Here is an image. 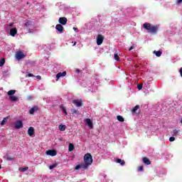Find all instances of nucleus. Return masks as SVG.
<instances>
[{
	"instance_id": "obj_1",
	"label": "nucleus",
	"mask_w": 182,
	"mask_h": 182,
	"mask_svg": "<svg viewBox=\"0 0 182 182\" xmlns=\"http://www.w3.org/2000/svg\"><path fill=\"white\" fill-rule=\"evenodd\" d=\"M143 28L146 29V31H148L149 33H151L152 35H156L159 31V26H153L150 23H144L143 24Z\"/></svg>"
},
{
	"instance_id": "obj_2",
	"label": "nucleus",
	"mask_w": 182,
	"mask_h": 182,
	"mask_svg": "<svg viewBox=\"0 0 182 182\" xmlns=\"http://www.w3.org/2000/svg\"><path fill=\"white\" fill-rule=\"evenodd\" d=\"M84 161H85V163H86L88 166H90V164L93 163V158L92 157V154H86L84 156Z\"/></svg>"
},
{
	"instance_id": "obj_3",
	"label": "nucleus",
	"mask_w": 182,
	"mask_h": 182,
	"mask_svg": "<svg viewBox=\"0 0 182 182\" xmlns=\"http://www.w3.org/2000/svg\"><path fill=\"white\" fill-rule=\"evenodd\" d=\"M23 127V122L21 120H17L14 124V129L18 130V129H22Z\"/></svg>"
},
{
	"instance_id": "obj_4",
	"label": "nucleus",
	"mask_w": 182,
	"mask_h": 182,
	"mask_svg": "<svg viewBox=\"0 0 182 182\" xmlns=\"http://www.w3.org/2000/svg\"><path fill=\"white\" fill-rule=\"evenodd\" d=\"M25 56V54L22 51H18L16 53V59L17 60H21V59H23Z\"/></svg>"
},
{
	"instance_id": "obj_5",
	"label": "nucleus",
	"mask_w": 182,
	"mask_h": 182,
	"mask_svg": "<svg viewBox=\"0 0 182 182\" xmlns=\"http://www.w3.org/2000/svg\"><path fill=\"white\" fill-rule=\"evenodd\" d=\"M73 103L76 107H82L83 106V101L82 100H73Z\"/></svg>"
},
{
	"instance_id": "obj_6",
	"label": "nucleus",
	"mask_w": 182,
	"mask_h": 182,
	"mask_svg": "<svg viewBox=\"0 0 182 182\" xmlns=\"http://www.w3.org/2000/svg\"><path fill=\"white\" fill-rule=\"evenodd\" d=\"M103 41H105V37H103L102 35L99 34L97 37V45H98V46H100V45L103 43Z\"/></svg>"
},
{
	"instance_id": "obj_7",
	"label": "nucleus",
	"mask_w": 182,
	"mask_h": 182,
	"mask_svg": "<svg viewBox=\"0 0 182 182\" xmlns=\"http://www.w3.org/2000/svg\"><path fill=\"white\" fill-rule=\"evenodd\" d=\"M38 111H39V107L36 105L30 109L29 114L33 115L35 114V113H36V112H38Z\"/></svg>"
},
{
	"instance_id": "obj_8",
	"label": "nucleus",
	"mask_w": 182,
	"mask_h": 182,
	"mask_svg": "<svg viewBox=\"0 0 182 182\" xmlns=\"http://www.w3.org/2000/svg\"><path fill=\"white\" fill-rule=\"evenodd\" d=\"M89 167V165L85 162V164H78L75 166V170H79V168H87Z\"/></svg>"
},
{
	"instance_id": "obj_9",
	"label": "nucleus",
	"mask_w": 182,
	"mask_h": 182,
	"mask_svg": "<svg viewBox=\"0 0 182 182\" xmlns=\"http://www.w3.org/2000/svg\"><path fill=\"white\" fill-rule=\"evenodd\" d=\"M180 133H181V131L178 129H173L172 132H171V135L173 136V137H176L177 136H180Z\"/></svg>"
},
{
	"instance_id": "obj_10",
	"label": "nucleus",
	"mask_w": 182,
	"mask_h": 182,
	"mask_svg": "<svg viewBox=\"0 0 182 182\" xmlns=\"http://www.w3.org/2000/svg\"><path fill=\"white\" fill-rule=\"evenodd\" d=\"M58 22L60 25H66L68 23V18L66 17H60L58 19Z\"/></svg>"
},
{
	"instance_id": "obj_11",
	"label": "nucleus",
	"mask_w": 182,
	"mask_h": 182,
	"mask_svg": "<svg viewBox=\"0 0 182 182\" xmlns=\"http://www.w3.org/2000/svg\"><path fill=\"white\" fill-rule=\"evenodd\" d=\"M47 156H51L52 157H55L56 156L57 152L55 150H48L46 152Z\"/></svg>"
},
{
	"instance_id": "obj_12",
	"label": "nucleus",
	"mask_w": 182,
	"mask_h": 182,
	"mask_svg": "<svg viewBox=\"0 0 182 182\" xmlns=\"http://www.w3.org/2000/svg\"><path fill=\"white\" fill-rule=\"evenodd\" d=\"M66 76V71H64L63 73H58L56 75V80H59V79H60V77H63Z\"/></svg>"
},
{
	"instance_id": "obj_13",
	"label": "nucleus",
	"mask_w": 182,
	"mask_h": 182,
	"mask_svg": "<svg viewBox=\"0 0 182 182\" xmlns=\"http://www.w3.org/2000/svg\"><path fill=\"white\" fill-rule=\"evenodd\" d=\"M85 122L90 127V129L93 127V122H92V119L87 118L85 119Z\"/></svg>"
},
{
	"instance_id": "obj_14",
	"label": "nucleus",
	"mask_w": 182,
	"mask_h": 182,
	"mask_svg": "<svg viewBox=\"0 0 182 182\" xmlns=\"http://www.w3.org/2000/svg\"><path fill=\"white\" fill-rule=\"evenodd\" d=\"M55 29L60 32V33H62V32H63V26H62L61 24H57L55 26Z\"/></svg>"
},
{
	"instance_id": "obj_15",
	"label": "nucleus",
	"mask_w": 182,
	"mask_h": 182,
	"mask_svg": "<svg viewBox=\"0 0 182 182\" xmlns=\"http://www.w3.org/2000/svg\"><path fill=\"white\" fill-rule=\"evenodd\" d=\"M34 134H35V129H33V127H29L28 129V136H33Z\"/></svg>"
},
{
	"instance_id": "obj_16",
	"label": "nucleus",
	"mask_w": 182,
	"mask_h": 182,
	"mask_svg": "<svg viewBox=\"0 0 182 182\" xmlns=\"http://www.w3.org/2000/svg\"><path fill=\"white\" fill-rule=\"evenodd\" d=\"M142 161L143 163L146 164V166H150V164H151V161H150V159H149L147 157H144Z\"/></svg>"
},
{
	"instance_id": "obj_17",
	"label": "nucleus",
	"mask_w": 182,
	"mask_h": 182,
	"mask_svg": "<svg viewBox=\"0 0 182 182\" xmlns=\"http://www.w3.org/2000/svg\"><path fill=\"white\" fill-rule=\"evenodd\" d=\"M18 33V30H16V28H13L10 29V35L11 36H15Z\"/></svg>"
},
{
	"instance_id": "obj_18",
	"label": "nucleus",
	"mask_w": 182,
	"mask_h": 182,
	"mask_svg": "<svg viewBox=\"0 0 182 182\" xmlns=\"http://www.w3.org/2000/svg\"><path fill=\"white\" fill-rule=\"evenodd\" d=\"M115 161L116 163H119L121 166H124L126 164L124 160H122L120 159H117Z\"/></svg>"
},
{
	"instance_id": "obj_19",
	"label": "nucleus",
	"mask_w": 182,
	"mask_h": 182,
	"mask_svg": "<svg viewBox=\"0 0 182 182\" xmlns=\"http://www.w3.org/2000/svg\"><path fill=\"white\" fill-rule=\"evenodd\" d=\"M58 129L59 130H60V132H65L66 130V126L63 124H60L58 126Z\"/></svg>"
},
{
	"instance_id": "obj_20",
	"label": "nucleus",
	"mask_w": 182,
	"mask_h": 182,
	"mask_svg": "<svg viewBox=\"0 0 182 182\" xmlns=\"http://www.w3.org/2000/svg\"><path fill=\"white\" fill-rule=\"evenodd\" d=\"M140 109L139 105H136L132 109V113H136L137 110Z\"/></svg>"
},
{
	"instance_id": "obj_21",
	"label": "nucleus",
	"mask_w": 182,
	"mask_h": 182,
	"mask_svg": "<svg viewBox=\"0 0 182 182\" xmlns=\"http://www.w3.org/2000/svg\"><path fill=\"white\" fill-rule=\"evenodd\" d=\"M75 150V145L73 144H70L68 146L69 151H73Z\"/></svg>"
},
{
	"instance_id": "obj_22",
	"label": "nucleus",
	"mask_w": 182,
	"mask_h": 182,
	"mask_svg": "<svg viewBox=\"0 0 182 182\" xmlns=\"http://www.w3.org/2000/svg\"><path fill=\"white\" fill-rule=\"evenodd\" d=\"M14 93H16V90H11L7 92L9 96H14Z\"/></svg>"
},
{
	"instance_id": "obj_23",
	"label": "nucleus",
	"mask_w": 182,
	"mask_h": 182,
	"mask_svg": "<svg viewBox=\"0 0 182 182\" xmlns=\"http://www.w3.org/2000/svg\"><path fill=\"white\" fill-rule=\"evenodd\" d=\"M9 117H11L8 116V117L4 118V119L1 122V125L4 126L5 124V123H6V121L8 120V119H9Z\"/></svg>"
},
{
	"instance_id": "obj_24",
	"label": "nucleus",
	"mask_w": 182,
	"mask_h": 182,
	"mask_svg": "<svg viewBox=\"0 0 182 182\" xmlns=\"http://www.w3.org/2000/svg\"><path fill=\"white\" fill-rule=\"evenodd\" d=\"M154 53H155L156 56H157V58H160V56H161V51L159 50V51H154Z\"/></svg>"
},
{
	"instance_id": "obj_25",
	"label": "nucleus",
	"mask_w": 182,
	"mask_h": 182,
	"mask_svg": "<svg viewBox=\"0 0 182 182\" xmlns=\"http://www.w3.org/2000/svg\"><path fill=\"white\" fill-rule=\"evenodd\" d=\"M117 119L118 122H124V118H123V117H122L121 115L117 116Z\"/></svg>"
},
{
	"instance_id": "obj_26",
	"label": "nucleus",
	"mask_w": 182,
	"mask_h": 182,
	"mask_svg": "<svg viewBox=\"0 0 182 182\" xmlns=\"http://www.w3.org/2000/svg\"><path fill=\"white\" fill-rule=\"evenodd\" d=\"M114 59H115V60H117V62H119V60H120V58L119 57V54L114 53Z\"/></svg>"
},
{
	"instance_id": "obj_27",
	"label": "nucleus",
	"mask_w": 182,
	"mask_h": 182,
	"mask_svg": "<svg viewBox=\"0 0 182 182\" xmlns=\"http://www.w3.org/2000/svg\"><path fill=\"white\" fill-rule=\"evenodd\" d=\"M28 168H29L28 167H24V168H19L18 170L19 171H21L22 173H25V171H26V170H28Z\"/></svg>"
},
{
	"instance_id": "obj_28",
	"label": "nucleus",
	"mask_w": 182,
	"mask_h": 182,
	"mask_svg": "<svg viewBox=\"0 0 182 182\" xmlns=\"http://www.w3.org/2000/svg\"><path fill=\"white\" fill-rule=\"evenodd\" d=\"M10 100L11 102H16V100H18V97L16 96H10Z\"/></svg>"
},
{
	"instance_id": "obj_29",
	"label": "nucleus",
	"mask_w": 182,
	"mask_h": 182,
	"mask_svg": "<svg viewBox=\"0 0 182 182\" xmlns=\"http://www.w3.org/2000/svg\"><path fill=\"white\" fill-rule=\"evenodd\" d=\"M60 108L62 109L63 112H64L65 115H68V112H66V107H65L63 105H61Z\"/></svg>"
},
{
	"instance_id": "obj_30",
	"label": "nucleus",
	"mask_w": 182,
	"mask_h": 182,
	"mask_svg": "<svg viewBox=\"0 0 182 182\" xmlns=\"http://www.w3.org/2000/svg\"><path fill=\"white\" fill-rule=\"evenodd\" d=\"M32 26V21H26L25 23V26Z\"/></svg>"
},
{
	"instance_id": "obj_31",
	"label": "nucleus",
	"mask_w": 182,
	"mask_h": 182,
	"mask_svg": "<svg viewBox=\"0 0 182 182\" xmlns=\"http://www.w3.org/2000/svg\"><path fill=\"white\" fill-rule=\"evenodd\" d=\"M57 166H58V164H54L53 165H50L49 166V168H50V170H53V168H55V167H56Z\"/></svg>"
},
{
	"instance_id": "obj_32",
	"label": "nucleus",
	"mask_w": 182,
	"mask_h": 182,
	"mask_svg": "<svg viewBox=\"0 0 182 182\" xmlns=\"http://www.w3.org/2000/svg\"><path fill=\"white\" fill-rule=\"evenodd\" d=\"M4 65H5V59L0 60V66L2 67Z\"/></svg>"
},
{
	"instance_id": "obj_33",
	"label": "nucleus",
	"mask_w": 182,
	"mask_h": 182,
	"mask_svg": "<svg viewBox=\"0 0 182 182\" xmlns=\"http://www.w3.org/2000/svg\"><path fill=\"white\" fill-rule=\"evenodd\" d=\"M26 77H35V75H33L32 73H28L26 75Z\"/></svg>"
},
{
	"instance_id": "obj_34",
	"label": "nucleus",
	"mask_w": 182,
	"mask_h": 182,
	"mask_svg": "<svg viewBox=\"0 0 182 182\" xmlns=\"http://www.w3.org/2000/svg\"><path fill=\"white\" fill-rule=\"evenodd\" d=\"M137 89L138 90H141V89H143V85L141 84L137 85Z\"/></svg>"
},
{
	"instance_id": "obj_35",
	"label": "nucleus",
	"mask_w": 182,
	"mask_h": 182,
	"mask_svg": "<svg viewBox=\"0 0 182 182\" xmlns=\"http://www.w3.org/2000/svg\"><path fill=\"white\" fill-rule=\"evenodd\" d=\"M72 113L73 114H79V111L77 109H73Z\"/></svg>"
},
{
	"instance_id": "obj_36",
	"label": "nucleus",
	"mask_w": 182,
	"mask_h": 182,
	"mask_svg": "<svg viewBox=\"0 0 182 182\" xmlns=\"http://www.w3.org/2000/svg\"><path fill=\"white\" fill-rule=\"evenodd\" d=\"M143 170H144V167L143 166L138 167V171H143Z\"/></svg>"
},
{
	"instance_id": "obj_37",
	"label": "nucleus",
	"mask_w": 182,
	"mask_h": 182,
	"mask_svg": "<svg viewBox=\"0 0 182 182\" xmlns=\"http://www.w3.org/2000/svg\"><path fill=\"white\" fill-rule=\"evenodd\" d=\"M176 140V138L174 137V136H171L170 138H169V141H174Z\"/></svg>"
},
{
	"instance_id": "obj_38",
	"label": "nucleus",
	"mask_w": 182,
	"mask_h": 182,
	"mask_svg": "<svg viewBox=\"0 0 182 182\" xmlns=\"http://www.w3.org/2000/svg\"><path fill=\"white\" fill-rule=\"evenodd\" d=\"M182 3V0H177L176 1V4L177 5H180V4H181Z\"/></svg>"
},
{
	"instance_id": "obj_39",
	"label": "nucleus",
	"mask_w": 182,
	"mask_h": 182,
	"mask_svg": "<svg viewBox=\"0 0 182 182\" xmlns=\"http://www.w3.org/2000/svg\"><path fill=\"white\" fill-rule=\"evenodd\" d=\"M6 160H8L9 161H12V160H14V158L7 157Z\"/></svg>"
},
{
	"instance_id": "obj_40",
	"label": "nucleus",
	"mask_w": 182,
	"mask_h": 182,
	"mask_svg": "<svg viewBox=\"0 0 182 182\" xmlns=\"http://www.w3.org/2000/svg\"><path fill=\"white\" fill-rule=\"evenodd\" d=\"M36 77L37 79H38V80H41V79H42V77L41 75H37Z\"/></svg>"
},
{
	"instance_id": "obj_41",
	"label": "nucleus",
	"mask_w": 182,
	"mask_h": 182,
	"mask_svg": "<svg viewBox=\"0 0 182 182\" xmlns=\"http://www.w3.org/2000/svg\"><path fill=\"white\" fill-rule=\"evenodd\" d=\"M133 49H134V46H133L129 48V50H133Z\"/></svg>"
},
{
	"instance_id": "obj_42",
	"label": "nucleus",
	"mask_w": 182,
	"mask_h": 182,
	"mask_svg": "<svg viewBox=\"0 0 182 182\" xmlns=\"http://www.w3.org/2000/svg\"><path fill=\"white\" fill-rule=\"evenodd\" d=\"M72 43H73V46H75L76 43H77L76 41H75V42L73 41Z\"/></svg>"
},
{
	"instance_id": "obj_43",
	"label": "nucleus",
	"mask_w": 182,
	"mask_h": 182,
	"mask_svg": "<svg viewBox=\"0 0 182 182\" xmlns=\"http://www.w3.org/2000/svg\"><path fill=\"white\" fill-rule=\"evenodd\" d=\"M73 30H74V31H77V28L73 27Z\"/></svg>"
},
{
	"instance_id": "obj_44",
	"label": "nucleus",
	"mask_w": 182,
	"mask_h": 182,
	"mask_svg": "<svg viewBox=\"0 0 182 182\" xmlns=\"http://www.w3.org/2000/svg\"><path fill=\"white\" fill-rule=\"evenodd\" d=\"M137 114H140V111L137 113Z\"/></svg>"
},
{
	"instance_id": "obj_45",
	"label": "nucleus",
	"mask_w": 182,
	"mask_h": 182,
	"mask_svg": "<svg viewBox=\"0 0 182 182\" xmlns=\"http://www.w3.org/2000/svg\"><path fill=\"white\" fill-rule=\"evenodd\" d=\"M1 168H2L1 167V165H0V170H1Z\"/></svg>"
}]
</instances>
